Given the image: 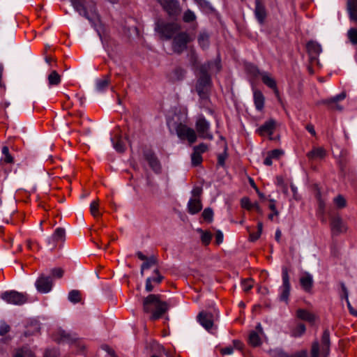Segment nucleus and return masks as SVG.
Here are the masks:
<instances>
[{
	"label": "nucleus",
	"instance_id": "nucleus-52",
	"mask_svg": "<svg viewBox=\"0 0 357 357\" xmlns=\"http://www.w3.org/2000/svg\"><path fill=\"white\" fill-rule=\"evenodd\" d=\"M349 18L351 21L355 23H357V10H348Z\"/></svg>",
	"mask_w": 357,
	"mask_h": 357
},
{
	"label": "nucleus",
	"instance_id": "nucleus-58",
	"mask_svg": "<svg viewBox=\"0 0 357 357\" xmlns=\"http://www.w3.org/2000/svg\"><path fill=\"white\" fill-rule=\"evenodd\" d=\"M2 160L6 163H11L13 161V158L10 155V153L6 155H3Z\"/></svg>",
	"mask_w": 357,
	"mask_h": 357
},
{
	"label": "nucleus",
	"instance_id": "nucleus-29",
	"mask_svg": "<svg viewBox=\"0 0 357 357\" xmlns=\"http://www.w3.org/2000/svg\"><path fill=\"white\" fill-rule=\"evenodd\" d=\"M333 203L335 206L338 209H342L347 206V201L341 195H338L333 199Z\"/></svg>",
	"mask_w": 357,
	"mask_h": 357
},
{
	"label": "nucleus",
	"instance_id": "nucleus-63",
	"mask_svg": "<svg viewBox=\"0 0 357 357\" xmlns=\"http://www.w3.org/2000/svg\"><path fill=\"white\" fill-rule=\"evenodd\" d=\"M44 357H57L56 351H47Z\"/></svg>",
	"mask_w": 357,
	"mask_h": 357
},
{
	"label": "nucleus",
	"instance_id": "nucleus-28",
	"mask_svg": "<svg viewBox=\"0 0 357 357\" xmlns=\"http://www.w3.org/2000/svg\"><path fill=\"white\" fill-rule=\"evenodd\" d=\"M47 79L50 85H58L61 82V77L55 70L51 72Z\"/></svg>",
	"mask_w": 357,
	"mask_h": 357
},
{
	"label": "nucleus",
	"instance_id": "nucleus-9",
	"mask_svg": "<svg viewBox=\"0 0 357 357\" xmlns=\"http://www.w3.org/2000/svg\"><path fill=\"white\" fill-rule=\"evenodd\" d=\"M195 127L200 137L208 139H213V135L210 132V123L204 116H200L198 117Z\"/></svg>",
	"mask_w": 357,
	"mask_h": 357
},
{
	"label": "nucleus",
	"instance_id": "nucleus-1",
	"mask_svg": "<svg viewBox=\"0 0 357 357\" xmlns=\"http://www.w3.org/2000/svg\"><path fill=\"white\" fill-rule=\"evenodd\" d=\"M220 61H215L214 63H208L202 67V75L197 80V83L196 84V91L203 101H206L207 100L208 91L211 86L210 77L206 73V71L210 70L218 72L220 70Z\"/></svg>",
	"mask_w": 357,
	"mask_h": 357
},
{
	"label": "nucleus",
	"instance_id": "nucleus-54",
	"mask_svg": "<svg viewBox=\"0 0 357 357\" xmlns=\"http://www.w3.org/2000/svg\"><path fill=\"white\" fill-rule=\"evenodd\" d=\"M152 278H148L146 281V290L147 291H151L153 289V286L152 285Z\"/></svg>",
	"mask_w": 357,
	"mask_h": 357
},
{
	"label": "nucleus",
	"instance_id": "nucleus-27",
	"mask_svg": "<svg viewBox=\"0 0 357 357\" xmlns=\"http://www.w3.org/2000/svg\"><path fill=\"white\" fill-rule=\"evenodd\" d=\"M13 357H35L33 352L27 347H23L17 349Z\"/></svg>",
	"mask_w": 357,
	"mask_h": 357
},
{
	"label": "nucleus",
	"instance_id": "nucleus-22",
	"mask_svg": "<svg viewBox=\"0 0 357 357\" xmlns=\"http://www.w3.org/2000/svg\"><path fill=\"white\" fill-rule=\"evenodd\" d=\"M296 317L303 321H305L311 324L314 323L316 319V317L314 314L304 309L297 310Z\"/></svg>",
	"mask_w": 357,
	"mask_h": 357
},
{
	"label": "nucleus",
	"instance_id": "nucleus-49",
	"mask_svg": "<svg viewBox=\"0 0 357 357\" xmlns=\"http://www.w3.org/2000/svg\"><path fill=\"white\" fill-rule=\"evenodd\" d=\"M52 274L54 277L56 278H61L63 274V271L62 269L58 268H54L52 271Z\"/></svg>",
	"mask_w": 357,
	"mask_h": 357
},
{
	"label": "nucleus",
	"instance_id": "nucleus-6",
	"mask_svg": "<svg viewBox=\"0 0 357 357\" xmlns=\"http://www.w3.org/2000/svg\"><path fill=\"white\" fill-rule=\"evenodd\" d=\"M0 297L3 301L11 305H20L27 301V295L26 294L14 290L6 291L1 293Z\"/></svg>",
	"mask_w": 357,
	"mask_h": 357
},
{
	"label": "nucleus",
	"instance_id": "nucleus-57",
	"mask_svg": "<svg viewBox=\"0 0 357 357\" xmlns=\"http://www.w3.org/2000/svg\"><path fill=\"white\" fill-rule=\"evenodd\" d=\"M288 357H307V353L305 350H303Z\"/></svg>",
	"mask_w": 357,
	"mask_h": 357
},
{
	"label": "nucleus",
	"instance_id": "nucleus-38",
	"mask_svg": "<svg viewBox=\"0 0 357 357\" xmlns=\"http://www.w3.org/2000/svg\"><path fill=\"white\" fill-rule=\"evenodd\" d=\"M202 216L205 220L211 222L213 217V212L212 209L210 208H205L202 213Z\"/></svg>",
	"mask_w": 357,
	"mask_h": 357
},
{
	"label": "nucleus",
	"instance_id": "nucleus-36",
	"mask_svg": "<svg viewBox=\"0 0 357 357\" xmlns=\"http://www.w3.org/2000/svg\"><path fill=\"white\" fill-rule=\"evenodd\" d=\"M191 160H192V164L194 166L199 165V164H201V162L202 161V154H200V153H198V152L194 151V152L192 153V154L191 155Z\"/></svg>",
	"mask_w": 357,
	"mask_h": 357
},
{
	"label": "nucleus",
	"instance_id": "nucleus-2",
	"mask_svg": "<svg viewBox=\"0 0 357 357\" xmlns=\"http://www.w3.org/2000/svg\"><path fill=\"white\" fill-rule=\"evenodd\" d=\"M168 304L161 301L160 296L150 294L143 301L144 312L151 313V320L158 319L168 310Z\"/></svg>",
	"mask_w": 357,
	"mask_h": 357
},
{
	"label": "nucleus",
	"instance_id": "nucleus-59",
	"mask_svg": "<svg viewBox=\"0 0 357 357\" xmlns=\"http://www.w3.org/2000/svg\"><path fill=\"white\" fill-rule=\"evenodd\" d=\"M261 234V233H259V231H257L256 233H251L250 234V241H255L257 240L260 237Z\"/></svg>",
	"mask_w": 357,
	"mask_h": 357
},
{
	"label": "nucleus",
	"instance_id": "nucleus-46",
	"mask_svg": "<svg viewBox=\"0 0 357 357\" xmlns=\"http://www.w3.org/2000/svg\"><path fill=\"white\" fill-rule=\"evenodd\" d=\"M113 146L118 152H123L125 149V146L121 139H119L116 143L114 142Z\"/></svg>",
	"mask_w": 357,
	"mask_h": 357
},
{
	"label": "nucleus",
	"instance_id": "nucleus-41",
	"mask_svg": "<svg viewBox=\"0 0 357 357\" xmlns=\"http://www.w3.org/2000/svg\"><path fill=\"white\" fill-rule=\"evenodd\" d=\"M348 37L353 44H357V29H350L348 31Z\"/></svg>",
	"mask_w": 357,
	"mask_h": 357
},
{
	"label": "nucleus",
	"instance_id": "nucleus-13",
	"mask_svg": "<svg viewBox=\"0 0 357 357\" xmlns=\"http://www.w3.org/2000/svg\"><path fill=\"white\" fill-rule=\"evenodd\" d=\"M37 291L41 294L49 293L52 288V280L50 277L40 275L35 282Z\"/></svg>",
	"mask_w": 357,
	"mask_h": 357
},
{
	"label": "nucleus",
	"instance_id": "nucleus-51",
	"mask_svg": "<svg viewBox=\"0 0 357 357\" xmlns=\"http://www.w3.org/2000/svg\"><path fill=\"white\" fill-rule=\"evenodd\" d=\"M216 243L220 245L223 241V234L221 231H218L215 234Z\"/></svg>",
	"mask_w": 357,
	"mask_h": 357
},
{
	"label": "nucleus",
	"instance_id": "nucleus-50",
	"mask_svg": "<svg viewBox=\"0 0 357 357\" xmlns=\"http://www.w3.org/2000/svg\"><path fill=\"white\" fill-rule=\"evenodd\" d=\"M346 300H347V307L349 308V310L350 312V313L351 314H353L354 316L355 317H357V310H356L351 305L349 299H348V296L346 295Z\"/></svg>",
	"mask_w": 357,
	"mask_h": 357
},
{
	"label": "nucleus",
	"instance_id": "nucleus-14",
	"mask_svg": "<svg viewBox=\"0 0 357 357\" xmlns=\"http://www.w3.org/2000/svg\"><path fill=\"white\" fill-rule=\"evenodd\" d=\"M331 228L332 234L334 235H339L347 230L346 224L340 216H335L331 218Z\"/></svg>",
	"mask_w": 357,
	"mask_h": 357
},
{
	"label": "nucleus",
	"instance_id": "nucleus-31",
	"mask_svg": "<svg viewBox=\"0 0 357 357\" xmlns=\"http://www.w3.org/2000/svg\"><path fill=\"white\" fill-rule=\"evenodd\" d=\"M305 326L303 324H299L293 331H292V336L294 337H301L305 332Z\"/></svg>",
	"mask_w": 357,
	"mask_h": 357
},
{
	"label": "nucleus",
	"instance_id": "nucleus-11",
	"mask_svg": "<svg viewBox=\"0 0 357 357\" xmlns=\"http://www.w3.org/2000/svg\"><path fill=\"white\" fill-rule=\"evenodd\" d=\"M192 38L186 33H180L177 34L173 40L172 47L174 52L180 53L185 50L187 44Z\"/></svg>",
	"mask_w": 357,
	"mask_h": 357
},
{
	"label": "nucleus",
	"instance_id": "nucleus-53",
	"mask_svg": "<svg viewBox=\"0 0 357 357\" xmlns=\"http://www.w3.org/2000/svg\"><path fill=\"white\" fill-rule=\"evenodd\" d=\"M202 193V189L199 188H195L192 190V198H199V196Z\"/></svg>",
	"mask_w": 357,
	"mask_h": 357
},
{
	"label": "nucleus",
	"instance_id": "nucleus-5",
	"mask_svg": "<svg viewBox=\"0 0 357 357\" xmlns=\"http://www.w3.org/2000/svg\"><path fill=\"white\" fill-rule=\"evenodd\" d=\"M167 124L169 128L175 129L178 137L181 139H186L190 144L196 142L197 136L195 131L182 123H177L174 117L172 120H169Z\"/></svg>",
	"mask_w": 357,
	"mask_h": 357
},
{
	"label": "nucleus",
	"instance_id": "nucleus-25",
	"mask_svg": "<svg viewBox=\"0 0 357 357\" xmlns=\"http://www.w3.org/2000/svg\"><path fill=\"white\" fill-rule=\"evenodd\" d=\"M307 156L310 160L322 159L326 156V150L322 147H316L308 152Z\"/></svg>",
	"mask_w": 357,
	"mask_h": 357
},
{
	"label": "nucleus",
	"instance_id": "nucleus-32",
	"mask_svg": "<svg viewBox=\"0 0 357 357\" xmlns=\"http://www.w3.org/2000/svg\"><path fill=\"white\" fill-rule=\"evenodd\" d=\"M68 300L74 303H78L81 300L80 293L77 290H72L68 294Z\"/></svg>",
	"mask_w": 357,
	"mask_h": 357
},
{
	"label": "nucleus",
	"instance_id": "nucleus-43",
	"mask_svg": "<svg viewBox=\"0 0 357 357\" xmlns=\"http://www.w3.org/2000/svg\"><path fill=\"white\" fill-rule=\"evenodd\" d=\"M227 157V146L225 144V148H224V152L221 154H220L218 155V165H220V166H224L225 165V160Z\"/></svg>",
	"mask_w": 357,
	"mask_h": 357
},
{
	"label": "nucleus",
	"instance_id": "nucleus-4",
	"mask_svg": "<svg viewBox=\"0 0 357 357\" xmlns=\"http://www.w3.org/2000/svg\"><path fill=\"white\" fill-rule=\"evenodd\" d=\"M331 340L330 333L326 329L321 338V342L317 340L312 344L310 357H328L330 354Z\"/></svg>",
	"mask_w": 357,
	"mask_h": 357
},
{
	"label": "nucleus",
	"instance_id": "nucleus-33",
	"mask_svg": "<svg viewBox=\"0 0 357 357\" xmlns=\"http://www.w3.org/2000/svg\"><path fill=\"white\" fill-rule=\"evenodd\" d=\"M145 261L142 264L141 267V273L143 275L144 271L145 269H148L150 267H151L153 265L155 264V259L154 257H151L150 258H146V259L144 260Z\"/></svg>",
	"mask_w": 357,
	"mask_h": 357
},
{
	"label": "nucleus",
	"instance_id": "nucleus-64",
	"mask_svg": "<svg viewBox=\"0 0 357 357\" xmlns=\"http://www.w3.org/2000/svg\"><path fill=\"white\" fill-rule=\"evenodd\" d=\"M275 184L277 185L280 186V188L282 187L284 185H285L282 177L277 176L276 177Z\"/></svg>",
	"mask_w": 357,
	"mask_h": 357
},
{
	"label": "nucleus",
	"instance_id": "nucleus-23",
	"mask_svg": "<svg viewBox=\"0 0 357 357\" xmlns=\"http://www.w3.org/2000/svg\"><path fill=\"white\" fill-rule=\"evenodd\" d=\"M254 103L258 111H261L264 107L265 98L262 93L259 90H254L253 92Z\"/></svg>",
	"mask_w": 357,
	"mask_h": 357
},
{
	"label": "nucleus",
	"instance_id": "nucleus-8",
	"mask_svg": "<svg viewBox=\"0 0 357 357\" xmlns=\"http://www.w3.org/2000/svg\"><path fill=\"white\" fill-rule=\"evenodd\" d=\"M179 26L177 23H158L155 30L160 34L162 38L169 39L178 30Z\"/></svg>",
	"mask_w": 357,
	"mask_h": 357
},
{
	"label": "nucleus",
	"instance_id": "nucleus-24",
	"mask_svg": "<svg viewBox=\"0 0 357 357\" xmlns=\"http://www.w3.org/2000/svg\"><path fill=\"white\" fill-rule=\"evenodd\" d=\"M66 231L63 228L58 227L54 231V234L47 238L49 244H54L56 241H63L65 238Z\"/></svg>",
	"mask_w": 357,
	"mask_h": 357
},
{
	"label": "nucleus",
	"instance_id": "nucleus-18",
	"mask_svg": "<svg viewBox=\"0 0 357 357\" xmlns=\"http://www.w3.org/2000/svg\"><path fill=\"white\" fill-rule=\"evenodd\" d=\"M299 282L302 289L305 292L309 293L311 291L314 284L313 276L312 274L308 272L303 273L300 277Z\"/></svg>",
	"mask_w": 357,
	"mask_h": 357
},
{
	"label": "nucleus",
	"instance_id": "nucleus-17",
	"mask_svg": "<svg viewBox=\"0 0 357 357\" xmlns=\"http://www.w3.org/2000/svg\"><path fill=\"white\" fill-rule=\"evenodd\" d=\"M307 50L312 61H317L318 56L322 52L321 46L316 41H310L307 44Z\"/></svg>",
	"mask_w": 357,
	"mask_h": 357
},
{
	"label": "nucleus",
	"instance_id": "nucleus-44",
	"mask_svg": "<svg viewBox=\"0 0 357 357\" xmlns=\"http://www.w3.org/2000/svg\"><path fill=\"white\" fill-rule=\"evenodd\" d=\"M346 94L345 93L343 92L329 99L328 100H327L326 102H337L338 101L344 100Z\"/></svg>",
	"mask_w": 357,
	"mask_h": 357
},
{
	"label": "nucleus",
	"instance_id": "nucleus-39",
	"mask_svg": "<svg viewBox=\"0 0 357 357\" xmlns=\"http://www.w3.org/2000/svg\"><path fill=\"white\" fill-rule=\"evenodd\" d=\"M253 287V282L251 279L244 280L241 282V287L244 291H250Z\"/></svg>",
	"mask_w": 357,
	"mask_h": 357
},
{
	"label": "nucleus",
	"instance_id": "nucleus-47",
	"mask_svg": "<svg viewBox=\"0 0 357 357\" xmlns=\"http://www.w3.org/2000/svg\"><path fill=\"white\" fill-rule=\"evenodd\" d=\"M347 9L348 10H357V0H348Z\"/></svg>",
	"mask_w": 357,
	"mask_h": 357
},
{
	"label": "nucleus",
	"instance_id": "nucleus-56",
	"mask_svg": "<svg viewBox=\"0 0 357 357\" xmlns=\"http://www.w3.org/2000/svg\"><path fill=\"white\" fill-rule=\"evenodd\" d=\"M270 202H271V204L269 205L270 209L274 213V214L275 215H278V211L276 209L275 201L274 199H271Z\"/></svg>",
	"mask_w": 357,
	"mask_h": 357
},
{
	"label": "nucleus",
	"instance_id": "nucleus-48",
	"mask_svg": "<svg viewBox=\"0 0 357 357\" xmlns=\"http://www.w3.org/2000/svg\"><path fill=\"white\" fill-rule=\"evenodd\" d=\"M206 150H207V146L204 144H200L199 145L194 147V151H195L198 153H200V154L205 152Z\"/></svg>",
	"mask_w": 357,
	"mask_h": 357
},
{
	"label": "nucleus",
	"instance_id": "nucleus-19",
	"mask_svg": "<svg viewBox=\"0 0 357 357\" xmlns=\"http://www.w3.org/2000/svg\"><path fill=\"white\" fill-rule=\"evenodd\" d=\"M275 128V121L270 119L266 121L261 126H260L257 132L261 136H269L270 137L273 134Z\"/></svg>",
	"mask_w": 357,
	"mask_h": 357
},
{
	"label": "nucleus",
	"instance_id": "nucleus-10",
	"mask_svg": "<svg viewBox=\"0 0 357 357\" xmlns=\"http://www.w3.org/2000/svg\"><path fill=\"white\" fill-rule=\"evenodd\" d=\"M250 73L254 76L259 75L261 77L262 82L269 88L273 89L276 96L279 95V92L277 88L276 82L274 78L267 72H259V70L255 66H252Z\"/></svg>",
	"mask_w": 357,
	"mask_h": 357
},
{
	"label": "nucleus",
	"instance_id": "nucleus-61",
	"mask_svg": "<svg viewBox=\"0 0 357 357\" xmlns=\"http://www.w3.org/2000/svg\"><path fill=\"white\" fill-rule=\"evenodd\" d=\"M155 273H156L157 275V277H153L151 278H152V282H156V283H160L161 281H162V277L160 276L159 274H158V270H155Z\"/></svg>",
	"mask_w": 357,
	"mask_h": 357
},
{
	"label": "nucleus",
	"instance_id": "nucleus-45",
	"mask_svg": "<svg viewBox=\"0 0 357 357\" xmlns=\"http://www.w3.org/2000/svg\"><path fill=\"white\" fill-rule=\"evenodd\" d=\"M10 331V326L4 321L0 324V335H4Z\"/></svg>",
	"mask_w": 357,
	"mask_h": 357
},
{
	"label": "nucleus",
	"instance_id": "nucleus-15",
	"mask_svg": "<svg viewBox=\"0 0 357 357\" xmlns=\"http://www.w3.org/2000/svg\"><path fill=\"white\" fill-rule=\"evenodd\" d=\"M160 5L170 16H176L180 13L178 2L176 0L160 1Z\"/></svg>",
	"mask_w": 357,
	"mask_h": 357
},
{
	"label": "nucleus",
	"instance_id": "nucleus-35",
	"mask_svg": "<svg viewBox=\"0 0 357 357\" xmlns=\"http://www.w3.org/2000/svg\"><path fill=\"white\" fill-rule=\"evenodd\" d=\"M198 42L202 48H205L208 45V36L205 33H202L199 36Z\"/></svg>",
	"mask_w": 357,
	"mask_h": 357
},
{
	"label": "nucleus",
	"instance_id": "nucleus-21",
	"mask_svg": "<svg viewBox=\"0 0 357 357\" xmlns=\"http://www.w3.org/2000/svg\"><path fill=\"white\" fill-rule=\"evenodd\" d=\"M255 3V15L258 22L262 24L266 16V10L259 0H256Z\"/></svg>",
	"mask_w": 357,
	"mask_h": 357
},
{
	"label": "nucleus",
	"instance_id": "nucleus-7",
	"mask_svg": "<svg viewBox=\"0 0 357 357\" xmlns=\"http://www.w3.org/2000/svg\"><path fill=\"white\" fill-rule=\"evenodd\" d=\"M282 284L279 287L278 296L281 301H284L287 303L289 301V296L290 295L291 285L289 271L287 267H282Z\"/></svg>",
	"mask_w": 357,
	"mask_h": 357
},
{
	"label": "nucleus",
	"instance_id": "nucleus-26",
	"mask_svg": "<svg viewBox=\"0 0 357 357\" xmlns=\"http://www.w3.org/2000/svg\"><path fill=\"white\" fill-rule=\"evenodd\" d=\"M109 79L107 77L98 79L96 81V90L98 92L104 91L109 86Z\"/></svg>",
	"mask_w": 357,
	"mask_h": 357
},
{
	"label": "nucleus",
	"instance_id": "nucleus-62",
	"mask_svg": "<svg viewBox=\"0 0 357 357\" xmlns=\"http://www.w3.org/2000/svg\"><path fill=\"white\" fill-rule=\"evenodd\" d=\"M328 104L331 105V107L333 109L335 110H340L341 111L342 109V107L337 102H327Z\"/></svg>",
	"mask_w": 357,
	"mask_h": 357
},
{
	"label": "nucleus",
	"instance_id": "nucleus-16",
	"mask_svg": "<svg viewBox=\"0 0 357 357\" xmlns=\"http://www.w3.org/2000/svg\"><path fill=\"white\" fill-rule=\"evenodd\" d=\"M200 324L208 331H211L213 327L214 317L211 312H202L198 315Z\"/></svg>",
	"mask_w": 357,
	"mask_h": 357
},
{
	"label": "nucleus",
	"instance_id": "nucleus-30",
	"mask_svg": "<svg viewBox=\"0 0 357 357\" xmlns=\"http://www.w3.org/2000/svg\"><path fill=\"white\" fill-rule=\"evenodd\" d=\"M201 234V241L203 244L208 245L212 238L211 233L208 231H204L201 229L197 230Z\"/></svg>",
	"mask_w": 357,
	"mask_h": 357
},
{
	"label": "nucleus",
	"instance_id": "nucleus-55",
	"mask_svg": "<svg viewBox=\"0 0 357 357\" xmlns=\"http://www.w3.org/2000/svg\"><path fill=\"white\" fill-rule=\"evenodd\" d=\"M281 154H282V151L278 149H275L269 153L273 158H278Z\"/></svg>",
	"mask_w": 357,
	"mask_h": 357
},
{
	"label": "nucleus",
	"instance_id": "nucleus-37",
	"mask_svg": "<svg viewBox=\"0 0 357 357\" xmlns=\"http://www.w3.org/2000/svg\"><path fill=\"white\" fill-rule=\"evenodd\" d=\"M98 200H94L90 204L91 213L94 217L100 215V213L98 211Z\"/></svg>",
	"mask_w": 357,
	"mask_h": 357
},
{
	"label": "nucleus",
	"instance_id": "nucleus-12",
	"mask_svg": "<svg viewBox=\"0 0 357 357\" xmlns=\"http://www.w3.org/2000/svg\"><path fill=\"white\" fill-rule=\"evenodd\" d=\"M265 337L262 326L260 323L257 324L255 330L250 331L248 336V342L252 347H258L261 344L262 339Z\"/></svg>",
	"mask_w": 357,
	"mask_h": 357
},
{
	"label": "nucleus",
	"instance_id": "nucleus-34",
	"mask_svg": "<svg viewBox=\"0 0 357 357\" xmlns=\"http://www.w3.org/2000/svg\"><path fill=\"white\" fill-rule=\"evenodd\" d=\"M183 20L185 22H192L196 20V15L194 12L188 10L184 13Z\"/></svg>",
	"mask_w": 357,
	"mask_h": 357
},
{
	"label": "nucleus",
	"instance_id": "nucleus-3",
	"mask_svg": "<svg viewBox=\"0 0 357 357\" xmlns=\"http://www.w3.org/2000/svg\"><path fill=\"white\" fill-rule=\"evenodd\" d=\"M74 8L96 26L97 22H100L99 16L96 12L95 5L93 0H70Z\"/></svg>",
	"mask_w": 357,
	"mask_h": 357
},
{
	"label": "nucleus",
	"instance_id": "nucleus-40",
	"mask_svg": "<svg viewBox=\"0 0 357 357\" xmlns=\"http://www.w3.org/2000/svg\"><path fill=\"white\" fill-rule=\"evenodd\" d=\"M241 206L247 210L253 209L254 203H252L249 198L243 197L241 201Z\"/></svg>",
	"mask_w": 357,
	"mask_h": 357
},
{
	"label": "nucleus",
	"instance_id": "nucleus-60",
	"mask_svg": "<svg viewBox=\"0 0 357 357\" xmlns=\"http://www.w3.org/2000/svg\"><path fill=\"white\" fill-rule=\"evenodd\" d=\"M221 352L223 355H230L233 353V348L230 347H225L222 349Z\"/></svg>",
	"mask_w": 357,
	"mask_h": 357
},
{
	"label": "nucleus",
	"instance_id": "nucleus-42",
	"mask_svg": "<svg viewBox=\"0 0 357 357\" xmlns=\"http://www.w3.org/2000/svg\"><path fill=\"white\" fill-rule=\"evenodd\" d=\"M149 165H151V167H152V169L155 171V172H159L160 170V164L158 161V160L153 157V156H151L149 159Z\"/></svg>",
	"mask_w": 357,
	"mask_h": 357
},
{
	"label": "nucleus",
	"instance_id": "nucleus-20",
	"mask_svg": "<svg viewBox=\"0 0 357 357\" xmlns=\"http://www.w3.org/2000/svg\"><path fill=\"white\" fill-rule=\"evenodd\" d=\"M188 211L190 214H196L202 208L199 198H190L188 203Z\"/></svg>",
	"mask_w": 357,
	"mask_h": 357
}]
</instances>
